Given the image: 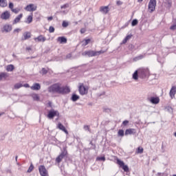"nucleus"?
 Here are the masks:
<instances>
[{"mask_svg":"<svg viewBox=\"0 0 176 176\" xmlns=\"http://www.w3.org/2000/svg\"><path fill=\"white\" fill-rule=\"evenodd\" d=\"M58 129H59V130H61L62 131L65 133V134H69L68 131L67 130L65 126H64V125H63V124L58 123Z\"/></svg>","mask_w":176,"mask_h":176,"instance_id":"17","label":"nucleus"},{"mask_svg":"<svg viewBox=\"0 0 176 176\" xmlns=\"http://www.w3.org/2000/svg\"><path fill=\"white\" fill-rule=\"evenodd\" d=\"M129 50H135V46L133 44H129L128 46Z\"/></svg>","mask_w":176,"mask_h":176,"instance_id":"39","label":"nucleus"},{"mask_svg":"<svg viewBox=\"0 0 176 176\" xmlns=\"http://www.w3.org/2000/svg\"><path fill=\"white\" fill-rule=\"evenodd\" d=\"M13 69H14V65H8L7 66L6 70L8 71V72H12V71H13Z\"/></svg>","mask_w":176,"mask_h":176,"instance_id":"29","label":"nucleus"},{"mask_svg":"<svg viewBox=\"0 0 176 176\" xmlns=\"http://www.w3.org/2000/svg\"><path fill=\"white\" fill-rule=\"evenodd\" d=\"M32 16L33 14L32 13H31V14L28 16L27 20L25 21V23H26L27 24H31V23H32Z\"/></svg>","mask_w":176,"mask_h":176,"instance_id":"27","label":"nucleus"},{"mask_svg":"<svg viewBox=\"0 0 176 176\" xmlns=\"http://www.w3.org/2000/svg\"><path fill=\"white\" fill-rule=\"evenodd\" d=\"M138 24V19H133L131 22V26L135 27Z\"/></svg>","mask_w":176,"mask_h":176,"instance_id":"34","label":"nucleus"},{"mask_svg":"<svg viewBox=\"0 0 176 176\" xmlns=\"http://www.w3.org/2000/svg\"><path fill=\"white\" fill-rule=\"evenodd\" d=\"M85 32H86V29L82 28V29L80 30V33H81V34H85Z\"/></svg>","mask_w":176,"mask_h":176,"instance_id":"56","label":"nucleus"},{"mask_svg":"<svg viewBox=\"0 0 176 176\" xmlns=\"http://www.w3.org/2000/svg\"><path fill=\"white\" fill-rule=\"evenodd\" d=\"M38 41V42H45L46 41V37L43 36L42 35L38 36L37 38H35V40Z\"/></svg>","mask_w":176,"mask_h":176,"instance_id":"28","label":"nucleus"},{"mask_svg":"<svg viewBox=\"0 0 176 176\" xmlns=\"http://www.w3.org/2000/svg\"><path fill=\"white\" fill-rule=\"evenodd\" d=\"M89 144H90V145L92 146V147L91 148V149H94V150H96V144H93V142H90Z\"/></svg>","mask_w":176,"mask_h":176,"instance_id":"48","label":"nucleus"},{"mask_svg":"<svg viewBox=\"0 0 176 176\" xmlns=\"http://www.w3.org/2000/svg\"><path fill=\"white\" fill-rule=\"evenodd\" d=\"M12 25H5L3 26V30L6 32H10L12 31Z\"/></svg>","mask_w":176,"mask_h":176,"instance_id":"22","label":"nucleus"},{"mask_svg":"<svg viewBox=\"0 0 176 176\" xmlns=\"http://www.w3.org/2000/svg\"><path fill=\"white\" fill-rule=\"evenodd\" d=\"M5 76H6V74L5 73L0 74V80H2V78H5Z\"/></svg>","mask_w":176,"mask_h":176,"instance_id":"47","label":"nucleus"},{"mask_svg":"<svg viewBox=\"0 0 176 176\" xmlns=\"http://www.w3.org/2000/svg\"><path fill=\"white\" fill-rule=\"evenodd\" d=\"M100 12H101V13H103V14H107L108 12H109V6H101L100 8Z\"/></svg>","mask_w":176,"mask_h":176,"instance_id":"14","label":"nucleus"},{"mask_svg":"<svg viewBox=\"0 0 176 176\" xmlns=\"http://www.w3.org/2000/svg\"><path fill=\"white\" fill-rule=\"evenodd\" d=\"M12 12H13V13H15V14H17V13H19V12H20V9L14 8L13 10H12Z\"/></svg>","mask_w":176,"mask_h":176,"instance_id":"44","label":"nucleus"},{"mask_svg":"<svg viewBox=\"0 0 176 176\" xmlns=\"http://www.w3.org/2000/svg\"><path fill=\"white\" fill-rule=\"evenodd\" d=\"M0 6H1V8H6V6H8V1L7 0H0Z\"/></svg>","mask_w":176,"mask_h":176,"instance_id":"26","label":"nucleus"},{"mask_svg":"<svg viewBox=\"0 0 176 176\" xmlns=\"http://www.w3.org/2000/svg\"><path fill=\"white\" fill-rule=\"evenodd\" d=\"M175 94H176V87L173 86L170 90L169 96L171 98H173V97L175 96Z\"/></svg>","mask_w":176,"mask_h":176,"instance_id":"16","label":"nucleus"},{"mask_svg":"<svg viewBox=\"0 0 176 176\" xmlns=\"http://www.w3.org/2000/svg\"><path fill=\"white\" fill-rule=\"evenodd\" d=\"M167 4V7L168 8V9H170V8H171V6H173V3L171 2V1H168Z\"/></svg>","mask_w":176,"mask_h":176,"instance_id":"46","label":"nucleus"},{"mask_svg":"<svg viewBox=\"0 0 176 176\" xmlns=\"http://www.w3.org/2000/svg\"><path fill=\"white\" fill-rule=\"evenodd\" d=\"M78 91L81 96H85V94H87L89 89L85 88L83 85H80L78 87Z\"/></svg>","mask_w":176,"mask_h":176,"instance_id":"10","label":"nucleus"},{"mask_svg":"<svg viewBox=\"0 0 176 176\" xmlns=\"http://www.w3.org/2000/svg\"><path fill=\"white\" fill-rule=\"evenodd\" d=\"M116 162H117V164H118V166H120V167L122 168V170H124L125 173H129V166L124 164V162L119 159H117Z\"/></svg>","mask_w":176,"mask_h":176,"instance_id":"6","label":"nucleus"},{"mask_svg":"<svg viewBox=\"0 0 176 176\" xmlns=\"http://www.w3.org/2000/svg\"><path fill=\"white\" fill-rule=\"evenodd\" d=\"M156 0H150L148 6V10L150 13H153L156 9Z\"/></svg>","mask_w":176,"mask_h":176,"instance_id":"5","label":"nucleus"},{"mask_svg":"<svg viewBox=\"0 0 176 176\" xmlns=\"http://www.w3.org/2000/svg\"><path fill=\"white\" fill-rule=\"evenodd\" d=\"M38 171L40 173V175L41 176H49V173L47 172V170H46V167H45V165H40L38 166Z\"/></svg>","mask_w":176,"mask_h":176,"instance_id":"8","label":"nucleus"},{"mask_svg":"<svg viewBox=\"0 0 176 176\" xmlns=\"http://www.w3.org/2000/svg\"><path fill=\"white\" fill-rule=\"evenodd\" d=\"M49 93H57L58 94H68L71 89L68 87H61L60 83H54L48 87Z\"/></svg>","mask_w":176,"mask_h":176,"instance_id":"1","label":"nucleus"},{"mask_svg":"<svg viewBox=\"0 0 176 176\" xmlns=\"http://www.w3.org/2000/svg\"><path fill=\"white\" fill-rule=\"evenodd\" d=\"M47 72H49V71L47 69H46L45 67H43L41 69V71L40 72V74H42V75H46V74H47Z\"/></svg>","mask_w":176,"mask_h":176,"instance_id":"33","label":"nucleus"},{"mask_svg":"<svg viewBox=\"0 0 176 176\" xmlns=\"http://www.w3.org/2000/svg\"><path fill=\"white\" fill-rule=\"evenodd\" d=\"M32 170H34V164L31 163L30 167L28 168L27 173H32Z\"/></svg>","mask_w":176,"mask_h":176,"instance_id":"38","label":"nucleus"},{"mask_svg":"<svg viewBox=\"0 0 176 176\" xmlns=\"http://www.w3.org/2000/svg\"><path fill=\"white\" fill-rule=\"evenodd\" d=\"M136 153H144V148L142 147H138Z\"/></svg>","mask_w":176,"mask_h":176,"instance_id":"37","label":"nucleus"},{"mask_svg":"<svg viewBox=\"0 0 176 176\" xmlns=\"http://www.w3.org/2000/svg\"><path fill=\"white\" fill-rule=\"evenodd\" d=\"M136 131H135V129H126L125 131V135H131L132 134L134 135L135 134Z\"/></svg>","mask_w":176,"mask_h":176,"instance_id":"15","label":"nucleus"},{"mask_svg":"<svg viewBox=\"0 0 176 176\" xmlns=\"http://www.w3.org/2000/svg\"><path fill=\"white\" fill-rule=\"evenodd\" d=\"M170 30H171L172 31H175V30H176V24L171 25Z\"/></svg>","mask_w":176,"mask_h":176,"instance_id":"49","label":"nucleus"},{"mask_svg":"<svg viewBox=\"0 0 176 176\" xmlns=\"http://www.w3.org/2000/svg\"><path fill=\"white\" fill-rule=\"evenodd\" d=\"M14 32H20V29H14Z\"/></svg>","mask_w":176,"mask_h":176,"instance_id":"59","label":"nucleus"},{"mask_svg":"<svg viewBox=\"0 0 176 176\" xmlns=\"http://www.w3.org/2000/svg\"><path fill=\"white\" fill-rule=\"evenodd\" d=\"M34 101H39V95L38 94H34L32 95Z\"/></svg>","mask_w":176,"mask_h":176,"instance_id":"30","label":"nucleus"},{"mask_svg":"<svg viewBox=\"0 0 176 176\" xmlns=\"http://www.w3.org/2000/svg\"><path fill=\"white\" fill-rule=\"evenodd\" d=\"M168 110L173 111V108L171 107H168Z\"/></svg>","mask_w":176,"mask_h":176,"instance_id":"64","label":"nucleus"},{"mask_svg":"<svg viewBox=\"0 0 176 176\" xmlns=\"http://www.w3.org/2000/svg\"><path fill=\"white\" fill-rule=\"evenodd\" d=\"M138 71L139 72V78H140V79H145L149 74V69L148 68H140L138 69Z\"/></svg>","mask_w":176,"mask_h":176,"instance_id":"4","label":"nucleus"},{"mask_svg":"<svg viewBox=\"0 0 176 176\" xmlns=\"http://www.w3.org/2000/svg\"><path fill=\"white\" fill-rule=\"evenodd\" d=\"M83 129L85 131H89V133L91 132V130L90 129V126L89 125H84Z\"/></svg>","mask_w":176,"mask_h":176,"instance_id":"36","label":"nucleus"},{"mask_svg":"<svg viewBox=\"0 0 176 176\" xmlns=\"http://www.w3.org/2000/svg\"><path fill=\"white\" fill-rule=\"evenodd\" d=\"M54 31H55L54 27L50 26V28H49V32L50 34H53V32H54Z\"/></svg>","mask_w":176,"mask_h":176,"instance_id":"43","label":"nucleus"},{"mask_svg":"<svg viewBox=\"0 0 176 176\" xmlns=\"http://www.w3.org/2000/svg\"><path fill=\"white\" fill-rule=\"evenodd\" d=\"M68 25V22L63 21V23H62V26L63 27V28H66V27Z\"/></svg>","mask_w":176,"mask_h":176,"instance_id":"45","label":"nucleus"},{"mask_svg":"<svg viewBox=\"0 0 176 176\" xmlns=\"http://www.w3.org/2000/svg\"><path fill=\"white\" fill-rule=\"evenodd\" d=\"M55 116H60V113H58V111H55L54 109H52L48 111V114L47 116L48 119H54Z\"/></svg>","mask_w":176,"mask_h":176,"instance_id":"7","label":"nucleus"},{"mask_svg":"<svg viewBox=\"0 0 176 176\" xmlns=\"http://www.w3.org/2000/svg\"><path fill=\"white\" fill-rule=\"evenodd\" d=\"M32 90H41V84L38 82H35L33 85L30 87Z\"/></svg>","mask_w":176,"mask_h":176,"instance_id":"18","label":"nucleus"},{"mask_svg":"<svg viewBox=\"0 0 176 176\" xmlns=\"http://www.w3.org/2000/svg\"><path fill=\"white\" fill-rule=\"evenodd\" d=\"M41 20V17L38 16L36 18V21H39Z\"/></svg>","mask_w":176,"mask_h":176,"instance_id":"63","label":"nucleus"},{"mask_svg":"<svg viewBox=\"0 0 176 176\" xmlns=\"http://www.w3.org/2000/svg\"><path fill=\"white\" fill-rule=\"evenodd\" d=\"M148 101H149L150 102H151V104H159V102H160V99L159 98V97H151V98H147Z\"/></svg>","mask_w":176,"mask_h":176,"instance_id":"11","label":"nucleus"},{"mask_svg":"<svg viewBox=\"0 0 176 176\" xmlns=\"http://www.w3.org/2000/svg\"><path fill=\"white\" fill-rule=\"evenodd\" d=\"M67 38H65V36H59L57 38V42H59L61 44L67 43Z\"/></svg>","mask_w":176,"mask_h":176,"instance_id":"20","label":"nucleus"},{"mask_svg":"<svg viewBox=\"0 0 176 176\" xmlns=\"http://www.w3.org/2000/svg\"><path fill=\"white\" fill-rule=\"evenodd\" d=\"M116 3L118 6H120V5H123V2H122L121 1H118Z\"/></svg>","mask_w":176,"mask_h":176,"instance_id":"53","label":"nucleus"},{"mask_svg":"<svg viewBox=\"0 0 176 176\" xmlns=\"http://www.w3.org/2000/svg\"><path fill=\"white\" fill-rule=\"evenodd\" d=\"M90 38L85 39L82 41V46H87V45H89V43H90Z\"/></svg>","mask_w":176,"mask_h":176,"instance_id":"31","label":"nucleus"},{"mask_svg":"<svg viewBox=\"0 0 176 176\" xmlns=\"http://www.w3.org/2000/svg\"><path fill=\"white\" fill-rule=\"evenodd\" d=\"M105 53L104 51H93V50H88L85 51L82 53V56H87V57H96V56H100V54H102Z\"/></svg>","mask_w":176,"mask_h":176,"instance_id":"2","label":"nucleus"},{"mask_svg":"<svg viewBox=\"0 0 176 176\" xmlns=\"http://www.w3.org/2000/svg\"><path fill=\"white\" fill-rule=\"evenodd\" d=\"M71 57H72V54H68L66 55V58H71Z\"/></svg>","mask_w":176,"mask_h":176,"instance_id":"55","label":"nucleus"},{"mask_svg":"<svg viewBox=\"0 0 176 176\" xmlns=\"http://www.w3.org/2000/svg\"><path fill=\"white\" fill-rule=\"evenodd\" d=\"M79 98H80L79 96L76 95V94H73L71 97V100L74 102H75L76 101H78V100H79Z\"/></svg>","mask_w":176,"mask_h":176,"instance_id":"25","label":"nucleus"},{"mask_svg":"<svg viewBox=\"0 0 176 176\" xmlns=\"http://www.w3.org/2000/svg\"><path fill=\"white\" fill-rule=\"evenodd\" d=\"M118 135L120 137H123L124 135V131H123V129H120L118 132Z\"/></svg>","mask_w":176,"mask_h":176,"instance_id":"35","label":"nucleus"},{"mask_svg":"<svg viewBox=\"0 0 176 176\" xmlns=\"http://www.w3.org/2000/svg\"><path fill=\"white\" fill-rule=\"evenodd\" d=\"M105 160H106L105 156L97 157H96V161L97 162H105Z\"/></svg>","mask_w":176,"mask_h":176,"instance_id":"32","label":"nucleus"},{"mask_svg":"<svg viewBox=\"0 0 176 176\" xmlns=\"http://www.w3.org/2000/svg\"><path fill=\"white\" fill-rule=\"evenodd\" d=\"M48 107H50V108H52V102H48Z\"/></svg>","mask_w":176,"mask_h":176,"instance_id":"62","label":"nucleus"},{"mask_svg":"<svg viewBox=\"0 0 176 176\" xmlns=\"http://www.w3.org/2000/svg\"><path fill=\"white\" fill-rule=\"evenodd\" d=\"M146 56V54H140V55L136 56L134 58V60H135V61H138V60H142V58H145Z\"/></svg>","mask_w":176,"mask_h":176,"instance_id":"24","label":"nucleus"},{"mask_svg":"<svg viewBox=\"0 0 176 176\" xmlns=\"http://www.w3.org/2000/svg\"><path fill=\"white\" fill-rule=\"evenodd\" d=\"M23 86V87H30V85L29 84H25Z\"/></svg>","mask_w":176,"mask_h":176,"instance_id":"61","label":"nucleus"},{"mask_svg":"<svg viewBox=\"0 0 176 176\" xmlns=\"http://www.w3.org/2000/svg\"><path fill=\"white\" fill-rule=\"evenodd\" d=\"M36 9H37L36 6L34 4H29L25 8V10H26L27 12H35Z\"/></svg>","mask_w":176,"mask_h":176,"instance_id":"12","label":"nucleus"},{"mask_svg":"<svg viewBox=\"0 0 176 176\" xmlns=\"http://www.w3.org/2000/svg\"><path fill=\"white\" fill-rule=\"evenodd\" d=\"M129 124V120H124L122 122V126H127Z\"/></svg>","mask_w":176,"mask_h":176,"instance_id":"50","label":"nucleus"},{"mask_svg":"<svg viewBox=\"0 0 176 176\" xmlns=\"http://www.w3.org/2000/svg\"><path fill=\"white\" fill-rule=\"evenodd\" d=\"M161 149H162V153H164V152H166V149H164V146L163 145V143L162 144Z\"/></svg>","mask_w":176,"mask_h":176,"instance_id":"52","label":"nucleus"},{"mask_svg":"<svg viewBox=\"0 0 176 176\" xmlns=\"http://www.w3.org/2000/svg\"><path fill=\"white\" fill-rule=\"evenodd\" d=\"M47 20H48L49 21L53 20V16H49V17L47 18Z\"/></svg>","mask_w":176,"mask_h":176,"instance_id":"60","label":"nucleus"},{"mask_svg":"<svg viewBox=\"0 0 176 176\" xmlns=\"http://www.w3.org/2000/svg\"><path fill=\"white\" fill-rule=\"evenodd\" d=\"M133 79H134V80H138V78H140V74H139V72L138 70H136L132 76Z\"/></svg>","mask_w":176,"mask_h":176,"instance_id":"23","label":"nucleus"},{"mask_svg":"<svg viewBox=\"0 0 176 176\" xmlns=\"http://www.w3.org/2000/svg\"><path fill=\"white\" fill-rule=\"evenodd\" d=\"M1 20H9L10 19V12L8 10L4 11L0 16Z\"/></svg>","mask_w":176,"mask_h":176,"instance_id":"9","label":"nucleus"},{"mask_svg":"<svg viewBox=\"0 0 176 176\" xmlns=\"http://www.w3.org/2000/svg\"><path fill=\"white\" fill-rule=\"evenodd\" d=\"M21 87H23V84L21 83H16L14 85V89H20Z\"/></svg>","mask_w":176,"mask_h":176,"instance_id":"40","label":"nucleus"},{"mask_svg":"<svg viewBox=\"0 0 176 176\" xmlns=\"http://www.w3.org/2000/svg\"><path fill=\"white\" fill-rule=\"evenodd\" d=\"M133 38V34H129L127 35L124 38V40L122 41L121 45H124L126 43H127V41H130V39Z\"/></svg>","mask_w":176,"mask_h":176,"instance_id":"21","label":"nucleus"},{"mask_svg":"<svg viewBox=\"0 0 176 176\" xmlns=\"http://www.w3.org/2000/svg\"><path fill=\"white\" fill-rule=\"evenodd\" d=\"M28 52H31V50H32V47H27L25 49Z\"/></svg>","mask_w":176,"mask_h":176,"instance_id":"54","label":"nucleus"},{"mask_svg":"<svg viewBox=\"0 0 176 176\" xmlns=\"http://www.w3.org/2000/svg\"><path fill=\"white\" fill-rule=\"evenodd\" d=\"M23 18V14H20L19 15H18L14 20L12 22V24H17V23H20V20H21V19Z\"/></svg>","mask_w":176,"mask_h":176,"instance_id":"19","label":"nucleus"},{"mask_svg":"<svg viewBox=\"0 0 176 176\" xmlns=\"http://www.w3.org/2000/svg\"><path fill=\"white\" fill-rule=\"evenodd\" d=\"M13 6H14L13 3L10 2V3H9V8H10V9L11 10H12L14 9V8H13Z\"/></svg>","mask_w":176,"mask_h":176,"instance_id":"51","label":"nucleus"},{"mask_svg":"<svg viewBox=\"0 0 176 176\" xmlns=\"http://www.w3.org/2000/svg\"><path fill=\"white\" fill-rule=\"evenodd\" d=\"M30 38H31V32H25L23 34L21 41H27V39H30Z\"/></svg>","mask_w":176,"mask_h":176,"instance_id":"13","label":"nucleus"},{"mask_svg":"<svg viewBox=\"0 0 176 176\" xmlns=\"http://www.w3.org/2000/svg\"><path fill=\"white\" fill-rule=\"evenodd\" d=\"M111 109L104 107L103 108V112H106L107 113H111Z\"/></svg>","mask_w":176,"mask_h":176,"instance_id":"41","label":"nucleus"},{"mask_svg":"<svg viewBox=\"0 0 176 176\" xmlns=\"http://www.w3.org/2000/svg\"><path fill=\"white\" fill-rule=\"evenodd\" d=\"M6 173H7L8 174H12V170L8 169V170H6Z\"/></svg>","mask_w":176,"mask_h":176,"instance_id":"58","label":"nucleus"},{"mask_svg":"<svg viewBox=\"0 0 176 176\" xmlns=\"http://www.w3.org/2000/svg\"><path fill=\"white\" fill-rule=\"evenodd\" d=\"M156 175H157V176H163V175H164V173H157L156 174Z\"/></svg>","mask_w":176,"mask_h":176,"instance_id":"57","label":"nucleus"},{"mask_svg":"<svg viewBox=\"0 0 176 176\" xmlns=\"http://www.w3.org/2000/svg\"><path fill=\"white\" fill-rule=\"evenodd\" d=\"M67 8H69V3H68L60 6V9H67Z\"/></svg>","mask_w":176,"mask_h":176,"instance_id":"42","label":"nucleus"},{"mask_svg":"<svg viewBox=\"0 0 176 176\" xmlns=\"http://www.w3.org/2000/svg\"><path fill=\"white\" fill-rule=\"evenodd\" d=\"M67 156H68V151H67V148H64L63 151L56 158L55 162L56 163H58V164H60V163H61V162L64 159V157H67Z\"/></svg>","mask_w":176,"mask_h":176,"instance_id":"3","label":"nucleus"}]
</instances>
